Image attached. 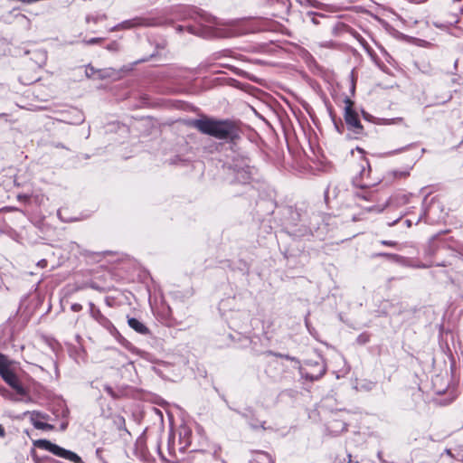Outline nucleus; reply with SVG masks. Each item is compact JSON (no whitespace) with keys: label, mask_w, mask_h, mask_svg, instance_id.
<instances>
[{"label":"nucleus","mask_w":463,"mask_h":463,"mask_svg":"<svg viewBox=\"0 0 463 463\" xmlns=\"http://www.w3.org/2000/svg\"><path fill=\"white\" fill-rule=\"evenodd\" d=\"M39 87V84H34L33 92L34 93L36 91V89Z\"/></svg>","instance_id":"25"},{"label":"nucleus","mask_w":463,"mask_h":463,"mask_svg":"<svg viewBox=\"0 0 463 463\" xmlns=\"http://www.w3.org/2000/svg\"><path fill=\"white\" fill-rule=\"evenodd\" d=\"M101 42V39L100 38H92L89 41L90 43H100Z\"/></svg>","instance_id":"20"},{"label":"nucleus","mask_w":463,"mask_h":463,"mask_svg":"<svg viewBox=\"0 0 463 463\" xmlns=\"http://www.w3.org/2000/svg\"><path fill=\"white\" fill-rule=\"evenodd\" d=\"M204 457V453L201 451L195 452L194 455L191 456L190 463H202Z\"/></svg>","instance_id":"13"},{"label":"nucleus","mask_w":463,"mask_h":463,"mask_svg":"<svg viewBox=\"0 0 463 463\" xmlns=\"http://www.w3.org/2000/svg\"><path fill=\"white\" fill-rule=\"evenodd\" d=\"M5 435V429L2 425H0V437H4Z\"/></svg>","instance_id":"21"},{"label":"nucleus","mask_w":463,"mask_h":463,"mask_svg":"<svg viewBox=\"0 0 463 463\" xmlns=\"http://www.w3.org/2000/svg\"><path fill=\"white\" fill-rule=\"evenodd\" d=\"M345 108H344V120L345 123L338 119V121L333 118V121L335 123V128L338 133L342 134L346 128L351 137L354 139H361L367 135L364 127L362 125L358 113L354 109V102L349 99L345 98Z\"/></svg>","instance_id":"2"},{"label":"nucleus","mask_w":463,"mask_h":463,"mask_svg":"<svg viewBox=\"0 0 463 463\" xmlns=\"http://www.w3.org/2000/svg\"><path fill=\"white\" fill-rule=\"evenodd\" d=\"M412 146H413V145H412V144H411V145H409V146H405V147H402V148L399 149V150H398V152H402V151L407 150V149H409V148H411V147H412Z\"/></svg>","instance_id":"22"},{"label":"nucleus","mask_w":463,"mask_h":463,"mask_svg":"<svg viewBox=\"0 0 463 463\" xmlns=\"http://www.w3.org/2000/svg\"><path fill=\"white\" fill-rule=\"evenodd\" d=\"M0 375L5 380V382L7 383L16 392L18 395L24 396L26 393L25 390L21 385L19 379L10 368L1 373Z\"/></svg>","instance_id":"6"},{"label":"nucleus","mask_w":463,"mask_h":463,"mask_svg":"<svg viewBox=\"0 0 463 463\" xmlns=\"http://www.w3.org/2000/svg\"><path fill=\"white\" fill-rule=\"evenodd\" d=\"M312 22H313L314 24H317L319 23V22H318V20H317V16H314V17L312 18Z\"/></svg>","instance_id":"23"},{"label":"nucleus","mask_w":463,"mask_h":463,"mask_svg":"<svg viewBox=\"0 0 463 463\" xmlns=\"http://www.w3.org/2000/svg\"><path fill=\"white\" fill-rule=\"evenodd\" d=\"M90 314L94 320H96L102 327L110 333L116 330L112 322L106 316H104L100 309L96 307L93 303L90 304Z\"/></svg>","instance_id":"5"},{"label":"nucleus","mask_w":463,"mask_h":463,"mask_svg":"<svg viewBox=\"0 0 463 463\" xmlns=\"http://www.w3.org/2000/svg\"><path fill=\"white\" fill-rule=\"evenodd\" d=\"M241 162L243 163V166H240L237 163H234V169L238 173L241 172L245 176L243 175L244 180L250 179L251 174H252V167L250 165V159L248 157H242Z\"/></svg>","instance_id":"9"},{"label":"nucleus","mask_w":463,"mask_h":463,"mask_svg":"<svg viewBox=\"0 0 463 463\" xmlns=\"http://www.w3.org/2000/svg\"><path fill=\"white\" fill-rule=\"evenodd\" d=\"M71 309L74 311V312H80L81 309H82V306L80 304H73L71 306Z\"/></svg>","instance_id":"16"},{"label":"nucleus","mask_w":463,"mask_h":463,"mask_svg":"<svg viewBox=\"0 0 463 463\" xmlns=\"http://www.w3.org/2000/svg\"><path fill=\"white\" fill-rule=\"evenodd\" d=\"M380 243L383 246H388V247H396L397 246V242L394 241H387V240H383L380 241Z\"/></svg>","instance_id":"14"},{"label":"nucleus","mask_w":463,"mask_h":463,"mask_svg":"<svg viewBox=\"0 0 463 463\" xmlns=\"http://www.w3.org/2000/svg\"><path fill=\"white\" fill-rule=\"evenodd\" d=\"M31 454H32L33 458L35 461V463L41 462V458L38 457V455L34 451H32Z\"/></svg>","instance_id":"18"},{"label":"nucleus","mask_w":463,"mask_h":463,"mask_svg":"<svg viewBox=\"0 0 463 463\" xmlns=\"http://www.w3.org/2000/svg\"><path fill=\"white\" fill-rule=\"evenodd\" d=\"M161 24V21L157 17L151 16H137L129 20L123 21L120 28L128 30L136 27H153Z\"/></svg>","instance_id":"4"},{"label":"nucleus","mask_w":463,"mask_h":463,"mask_svg":"<svg viewBox=\"0 0 463 463\" xmlns=\"http://www.w3.org/2000/svg\"><path fill=\"white\" fill-rule=\"evenodd\" d=\"M365 164H366V165L368 166V170H367V172H366L364 169H363V171H362L361 175H362V176H363V177H364V175H366L367 177H369L370 173H371L370 165H369V162H368V161H366V160H365Z\"/></svg>","instance_id":"15"},{"label":"nucleus","mask_w":463,"mask_h":463,"mask_svg":"<svg viewBox=\"0 0 463 463\" xmlns=\"http://www.w3.org/2000/svg\"><path fill=\"white\" fill-rule=\"evenodd\" d=\"M250 463H275L274 457L264 450H251Z\"/></svg>","instance_id":"8"},{"label":"nucleus","mask_w":463,"mask_h":463,"mask_svg":"<svg viewBox=\"0 0 463 463\" xmlns=\"http://www.w3.org/2000/svg\"><path fill=\"white\" fill-rule=\"evenodd\" d=\"M10 368V363L6 356L0 354V373Z\"/></svg>","instance_id":"11"},{"label":"nucleus","mask_w":463,"mask_h":463,"mask_svg":"<svg viewBox=\"0 0 463 463\" xmlns=\"http://www.w3.org/2000/svg\"><path fill=\"white\" fill-rule=\"evenodd\" d=\"M189 126L203 135L213 137L218 140H225L232 144H236L241 138L240 123L229 118L219 119L203 116L200 118L193 119Z\"/></svg>","instance_id":"1"},{"label":"nucleus","mask_w":463,"mask_h":463,"mask_svg":"<svg viewBox=\"0 0 463 463\" xmlns=\"http://www.w3.org/2000/svg\"><path fill=\"white\" fill-rule=\"evenodd\" d=\"M336 460L339 461L338 463H345L346 461V458H344L342 460L340 458H336Z\"/></svg>","instance_id":"24"},{"label":"nucleus","mask_w":463,"mask_h":463,"mask_svg":"<svg viewBox=\"0 0 463 463\" xmlns=\"http://www.w3.org/2000/svg\"><path fill=\"white\" fill-rule=\"evenodd\" d=\"M48 261L46 260H41L38 261L37 265L41 268H46Z\"/></svg>","instance_id":"17"},{"label":"nucleus","mask_w":463,"mask_h":463,"mask_svg":"<svg viewBox=\"0 0 463 463\" xmlns=\"http://www.w3.org/2000/svg\"><path fill=\"white\" fill-rule=\"evenodd\" d=\"M326 373V368L325 366H321V369L319 371V373L318 374H313V373H307L306 374V377L307 379H309L310 381H317L318 380L319 378H321L324 374Z\"/></svg>","instance_id":"12"},{"label":"nucleus","mask_w":463,"mask_h":463,"mask_svg":"<svg viewBox=\"0 0 463 463\" xmlns=\"http://www.w3.org/2000/svg\"><path fill=\"white\" fill-rule=\"evenodd\" d=\"M33 446L41 449L48 450L53 455L67 459L69 461L74 463H81L80 457L78 456L76 453L65 449L54 443H52L47 439H36L33 441Z\"/></svg>","instance_id":"3"},{"label":"nucleus","mask_w":463,"mask_h":463,"mask_svg":"<svg viewBox=\"0 0 463 463\" xmlns=\"http://www.w3.org/2000/svg\"><path fill=\"white\" fill-rule=\"evenodd\" d=\"M403 121V118H392V119H390L388 121V124H394L396 122H402Z\"/></svg>","instance_id":"19"},{"label":"nucleus","mask_w":463,"mask_h":463,"mask_svg":"<svg viewBox=\"0 0 463 463\" xmlns=\"http://www.w3.org/2000/svg\"><path fill=\"white\" fill-rule=\"evenodd\" d=\"M48 415L41 414L36 411L31 412V421L33 425L42 430L50 431L54 430V426L46 422Z\"/></svg>","instance_id":"7"},{"label":"nucleus","mask_w":463,"mask_h":463,"mask_svg":"<svg viewBox=\"0 0 463 463\" xmlns=\"http://www.w3.org/2000/svg\"><path fill=\"white\" fill-rule=\"evenodd\" d=\"M128 324L133 330H135L138 334H149V329L142 322H140L138 319L135 317H128Z\"/></svg>","instance_id":"10"}]
</instances>
